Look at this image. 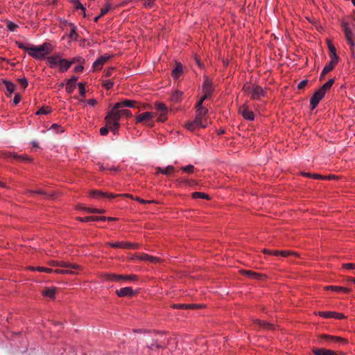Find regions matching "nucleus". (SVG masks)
Segmentation results:
<instances>
[{"mask_svg":"<svg viewBox=\"0 0 355 355\" xmlns=\"http://www.w3.org/2000/svg\"><path fill=\"white\" fill-rule=\"evenodd\" d=\"M207 112L208 110L207 108L197 110L195 120L187 123L185 127L191 131L194 130L197 128H205L207 120L205 119V116L207 115Z\"/></svg>","mask_w":355,"mask_h":355,"instance_id":"1","label":"nucleus"},{"mask_svg":"<svg viewBox=\"0 0 355 355\" xmlns=\"http://www.w3.org/2000/svg\"><path fill=\"white\" fill-rule=\"evenodd\" d=\"M121 117V115L119 113V109H115L114 105L113 109L108 113V114L105 117L107 125H113L117 128Z\"/></svg>","mask_w":355,"mask_h":355,"instance_id":"2","label":"nucleus"},{"mask_svg":"<svg viewBox=\"0 0 355 355\" xmlns=\"http://www.w3.org/2000/svg\"><path fill=\"white\" fill-rule=\"evenodd\" d=\"M105 277L107 280H110L112 282H120V281H130L135 282L137 280V276L135 275H120L116 274H105Z\"/></svg>","mask_w":355,"mask_h":355,"instance_id":"3","label":"nucleus"},{"mask_svg":"<svg viewBox=\"0 0 355 355\" xmlns=\"http://www.w3.org/2000/svg\"><path fill=\"white\" fill-rule=\"evenodd\" d=\"M320 339L324 340L328 345H331L333 344H341L346 345L347 344V340L339 336H334L331 335L322 334L320 336Z\"/></svg>","mask_w":355,"mask_h":355,"instance_id":"4","label":"nucleus"},{"mask_svg":"<svg viewBox=\"0 0 355 355\" xmlns=\"http://www.w3.org/2000/svg\"><path fill=\"white\" fill-rule=\"evenodd\" d=\"M28 53L30 56L37 60H42L45 58L43 49L40 46H30Z\"/></svg>","mask_w":355,"mask_h":355,"instance_id":"5","label":"nucleus"},{"mask_svg":"<svg viewBox=\"0 0 355 355\" xmlns=\"http://www.w3.org/2000/svg\"><path fill=\"white\" fill-rule=\"evenodd\" d=\"M155 116L156 114L154 112H144L136 116V123H146L149 125L153 126V123H150V122Z\"/></svg>","mask_w":355,"mask_h":355,"instance_id":"6","label":"nucleus"},{"mask_svg":"<svg viewBox=\"0 0 355 355\" xmlns=\"http://www.w3.org/2000/svg\"><path fill=\"white\" fill-rule=\"evenodd\" d=\"M324 95L325 93L320 89L313 94L310 99L311 110H314L317 107L320 101L324 96Z\"/></svg>","mask_w":355,"mask_h":355,"instance_id":"7","label":"nucleus"},{"mask_svg":"<svg viewBox=\"0 0 355 355\" xmlns=\"http://www.w3.org/2000/svg\"><path fill=\"white\" fill-rule=\"evenodd\" d=\"M49 265L53 267H61L63 268H74L75 270H78L80 268L77 264H72L66 261H51L49 262Z\"/></svg>","mask_w":355,"mask_h":355,"instance_id":"8","label":"nucleus"},{"mask_svg":"<svg viewBox=\"0 0 355 355\" xmlns=\"http://www.w3.org/2000/svg\"><path fill=\"white\" fill-rule=\"evenodd\" d=\"M266 91L259 85H254L252 90L251 98L253 100H259L261 97L266 96Z\"/></svg>","mask_w":355,"mask_h":355,"instance_id":"9","label":"nucleus"},{"mask_svg":"<svg viewBox=\"0 0 355 355\" xmlns=\"http://www.w3.org/2000/svg\"><path fill=\"white\" fill-rule=\"evenodd\" d=\"M108 244L113 248L123 249H137L139 246L137 243L130 242H116Z\"/></svg>","mask_w":355,"mask_h":355,"instance_id":"10","label":"nucleus"},{"mask_svg":"<svg viewBox=\"0 0 355 355\" xmlns=\"http://www.w3.org/2000/svg\"><path fill=\"white\" fill-rule=\"evenodd\" d=\"M110 58V55H103L98 58L93 64L94 71L101 70L103 64Z\"/></svg>","mask_w":355,"mask_h":355,"instance_id":"11","label":"nucleus"},{"mask_svg":"<svg viewBox=\"0 0 355 355\" xmlns=\"http://www.w3.org/2000/svg\"><path fill=\"white\" fill-rule=\"evenodd\" d=\"M183 71V65L179 62H175L174 69L171 72V76L174 79L178 80L182 75Z\"/></svg>","mask_w":355,"mask_h":355,"instance_id":"12","label":"nucleus"},{"mask_svg":"<svg viewBox=\"0 0 355 355\" xmlns=\"http://www.w3.org/2000/svg\"><path fill=\"white\" fill-rule=\"evenodd\" d=\"M135 292L131 287H124L116 291V294L119 297H132L135 295Z\"/></svg>","mask_w":355,"mask_h":355,"instance_id":"13","label":"nucleus"},{"mask_svg":"<svg viewBox=\"0 0 355 355\" xmlns=\"http://www.w3.org/2000/svg\"><path fill=\"white\" fill-rule=\"evenodd\" d=\"M239 112L242 114L243 118L246 120L253 121L254 115L253 112L248 110L246 105H243L239 108Z\"/></svg>","mask_w":355,"mask_h":355,"instance_id":"14","label":"nucleus"},{"mask_svg":"<svg viewBox=\"0 0 355 355\" xmlns=\"http://www.w3.org/2000/svg\"><path fill=\"white\" fill-rule=\"evenodd\" d=\"M202 89L204 94L211 96L214 91L211 80L208 78H206L203 82Z\"/></svg>","mask_w":355,"mask_h":355,"instance_id":"15","label":"nucleus"},{"mask_svg":"<svg viewBox=\"0 0 355 355\" xmlns=\"http://www.w3.org/2000/svg\"><path fill=\"white\" fill-rule=\"evenodd\" d=\"M137 104V102L135 101H131L125 99L123 101L119 102L115 104V109H121L124 107H135Z\"/></svg>","mask_w":355,"mask_h":355,"instance_id":"16","label":"nucleus"},{"mask_svg":"<svg viewBox=\"0 0 355 355\" xmlns=\"http://www.w3.org/2000/svg\"><path fill=\"white\" fill-rule=\"evenodd\" d=\"M319 315L325 318H334L338 320L343 319L345 318V316L339 313L336 312H331V311H322L319 313Z\"/></svg>","mask_w":355,"mask_h":355,"instance_id":"17","label":"nucleus"},{"mask_svg":"<svg viewBox=\"0 0 355 355\" xmlns=\"http://www.w3.org/2000/svg\"><path fill=\"white\" fill-rule=\"evenodd\" d=\"M90 196L92 197L96 198H98L100 197H106L108 198H113L114 197L119 196L120 195H114L112 193H105V192L98 191V190H92L90 192Z\"/></svg>","mask_w":355,"mask_h":355,"instance_id":"18","label":"nucleus"},{"mask_svg":"<svg viewBox=\"0 0 355 355\" xmlns=\"http://www.w3.org/2000/svg\"><path fill=\"white\" fill-rule=\"evenodd\" d=\"M312 352L315 355H338L334 351L325 348L314 347L312 349Z\"/></svg>","mask_w":355,"mask_h":355,"instance_id":"19","label":"nucleus"},{"mask_svg":"<svg viewBox=\"0 0 355 355\" xmlns=\"http://www.w3.org/2000/svg\"><path fill=\"white\" fill-rule=\"evenodd\" d=\"M78 80V77L76 76H72L70 79H69L66 83V91L69 94H71L74 89L76 88V82Z\"/></svg>","mask_w":355,"mask_h":355,"instance_id":"20","label":"nucleus"},{"mask_svg":"<svg viewBox=\"0 0 355 355\" xmlns=\"http://www.w3.org/2000/svg\"><path fill=\"white\" fill-rule=\"evenodd\" d=\"M171 307L173 309H187L201 307V305L197 304H174L171 305Z\"/></svg>","mask_w":355,"mask_h":355,"instance_id":"21","label":"nucleus"},{"mask_svg":"<svg viewBox=\"0 0 355 355\" xmlns=\"http://www.w3.org/2000/svg\"><path fill=\"white\" fill-rule=\"evenodd\" d=\"M71 66V62H69V60H66V59H62L61 58V59L59 62V64H58L59 70L60 72L63 73V72L67 71L70 68Z\"/></svg>","mask_w":355,"mask_h":355,"instance_id":"22","label":"nucleus"},{"mask_svg":"<svg viewBox=\"0 0 355 355\" xmlns=\"http://www.w3.org/2000/svg\"><path fill=\"white\" fill-rule=\"evenodd\" d=\"M61 56L60 55H51L47 58V62L49 67L53 68L58 65Z\"/></svg>","mask_w":355,"mask_h":355,"instance_id":"23","label":"nucleus"},{"mask_svg":"<svg viewBox=\"0 0 355 355\" xmlns=\"http://www.w3.org/2000/svg\"><path fill=\"white\" fill-rule=\"evenodd\" d=\"M56 291L57 288L55 287H46L44 291H42V293L45 297L53 299Z\"/></svg>","mask_w":355,"mask_h":355,"instance_id":"24","label":"nucleus"},{"mask_svg":"<svg viewBox=\"0 0 355 355\" xmlns=\"http://www.w3.org/2000/svg\"><path fill=\"white\" fill-rule=\"evenodd\" d=\"M240 272L242 275L250 279H260L261 277H263V275L260 273H257L252 270H241Z\"/></svg>","mask_w":355,"mask_h":355,"instance_id":"25","label":"nucleus"},{"mask_svg":"<svg viewBox=\"0 0 355 355\" xmlns=\"http://www.w3.org/2000/svg\"><path fill=\"white\" fill-rule=\"evenodd\" d=\"M3 83L6 86V90L8 92L7 96H10L15 89V85L12 83L6 80H3Z\"/></svg>","mask_w":355,"mask_h":355,"instance_id":"26","label":"nucleus"},{"mask_svg":"<svg viewBox=\"0 0 355 355\" xmlns=\"http://www.w3.org/2000/svg\"><path fill=\"white\" fill-rule=\"evenodd\" d=\"M156 170H157L156 174H158L160 173L164 174L166 175H169L171 172L174 171L175 168L173 166L170 165L164 169L160 167H157L156 168Z\"/></svg>","mask_w":355,"mask_h":355,"instance_id":"27","label":"nucleus"},{"mask_svg":"<svg viewBox=\"0 0 355 355\" xmlns=\"http://www.w3.org/2000/svg\"><path fill=\"white\" fill-rule=\"evenodd\" d=\"M326 288L327 290L330 289V290L336 291V292L344 293H348L350 291V290L347 288L338 286H327Z\"/></svg>","mask_w":355,"mask_h":355,"instance_id":"28","label":"nucleus"},{"mask_svg":"<svg viewBox=\"0 0 355 355\" xmlns=\"http://www.w3.org/2000/svg\"><path fill=\"white\" fill-rule=\"evenodd\" d=\"M335 67L330 64V63H327L325 67H324L321 74H320V80H322L324 78V76L329 73V71H331Z\"/></svg>","mask_w":355,"mask_h":355,"instance_id":"29","label":"nucleus"},{"mask_svg":"<svg viewBox=\"0 0 355 355\" xmlns=\"http://www.w3.org/2000/svg\"><path fill=\"white\" fill-rule=\"evenodd\" d=\"M10 156L20 161V162H31L32 161V158L30 157H27V156H25V155H12L11 153L10 154Z\"/></svg>","mask_w":355,"mask_h":355,"instance_id":"30","label":"nucleus"},{"mask_svg":"<svg viewBox=\"0 0 355 355\" xmlns=\"http://www.w3.org/2000/svg\"><path fill=\"white\" fill-rule=\"evenodd\" d=\"M343 31L345 32V35L346 39L347 40L352 39L354 34L352 32V31L350 30V28L348 27L347 24L344 23L343 25Z\"/></svg>","mask_w":355,"mask_h":355,"instance_id":"31","label":"nucleus"},{"mask_svg":"<svg viewBox=\"0 0 355 355\" xmlns=\"http://www.w3.org/2000/svg\"><path fill=\"white\" fill-rule=\"evenodd\" d=\"M139 259L143 261H148L150 262H157L159 260L158 257H152L147 254H144L139 257Z\"/></svg>","mask_w":355,"mask_h":355,"instance_id":"32","label":"nucleus"},{"mask_svg":"<svg viewBox=\"0 0 355 355\" xmlns=\"http://www.w3.org/2000/svg\"><path fill=\"white\" fill-rule=\"evenodd\" d=\"M28 269L32 270V271H35V270H37V271H39V272H46V273H51V272H53V270H52L51 268H45V267H33V266H30L28 267Z\"/></svg>","mask_w":355,"mask_h":355,"instance_id":"33","label":"nucleus"},{"mask_svg":"<svg viewBox=\"0 0 355 355\" xmlns=\"http://www.w3.org/2000/svg\"><path fill=\"white\" fill-rule=\"evenodd\" d=\"M155 107L157 111L160 112V113H164V114L168 113L167 107H166V105L164 103H155Z\"/></svg>","mask_w":355,"mask_h":355,"instance_id":"34","label":"nucleus"},{"mask_svg":"<svg viewBox=\"0 0 355 355\" xmlns=\"http://www.w3.org/2000/svg\"><path fill=\"white\" fill-rule=\"evenodd\" d=\"M334 83V79H330L326 83H324L320 88V89L322 90L323 92L326 93V92L331 87V86L333 85Z\"/></svg>","mask_w":355,"mask_h":355,"instance_id":"35","label":"nucleus"},{"mask_svg":"<svg viewBox=\"0 0 355 355\" xmlns=\"http://www.w3.org/2000/svg\"><path fill=\"white\" fill-rule=\"evenodd\" d=\"M255 322L259 326L264 329H272V324L268 322H266L264 320H256Z\"/></svg>","mask_w":355,"mask_h":355,"instance_id":"36","label":"nucleus"},{"mask_svg":"<svg viewBox=\"0 0 355 355\" xmlns=\"http://www.w3.org/2000/svg\"><path fill=\"white\" fill-rule=\"evenodd\" d=\"M192 197L195 199L203 198V199L209 200V196L207 194H206L205 193H202V192H193L192 193Z\"/></svg>","mask_w":355,"mask_h":355,"instance_id":"37","label":"nucleus"},{"mask_svg":"<svg viewBox=\"0 0 355 355\" xmlns=\"http://www.w3.org/2000/svg\"><path fill=\"white\" fill-rule=\"evenodd\" d=\"M42 49H43V51L44 53V55L51 53L52 48L51 45L49 43L45 42L42 45H40Z\"/></svg>","mask_w":355,"mask_h":355,"instance_id":"38","label":"nucleus"},{"mask_svg":"<svg viewBox=\"0 0 355 355\" xmlns=\"http://www.w3.org/2000/svg\"><path fill=\"white\" fill-rule=\"evenodd\" d=\"M72 270H75L74 268H64V269H56L53 272L57 274H73V272Z\"/></svg>","mask_w":355,"mask_h":355,"instance_id":"39","label":"nucleus"},{"mask_svg":"<svg viewBox=\"0 0 355 355\" xmlns=\"http://www.w3.org/2000/svg\"><path fill=\"white\" fill-rule=\"evenodd\" d=\"M70 26H71V31H70L69 37H70V38H71L73 40H76L77 37H78V35L76 33V27L73 24H71Z\"/></svg>","mask_w":355,"mask_h":355,"instance_id":"40","label":"nucleus"},{"mask_svg":"<svg viewBox=\"0 0 355 355\" xmlns=\"http://www.w3.org/2000/svg\"><path fill=\"white\" fill-rule=\"evenodd\" d=\"M30 194H33V193H38L40 195H42L44 197V198H51L52 197V195H49L47 194L46 192H44V191L42 190H35V191H33V190H30L28 191Z\"/></svg>","mask_w":355,"mask_h":355,"instance_id":"41","label":"nucleus"},{"mask_svg":"<svg viewBox=\"0 0 355 355\" xmlns=\"http://www.w3.org/2000/svg\"><path fill=\"white\" fill-rule=\"evenodd\" d=\"M78 220L81 222H90V221H97L96 216H85V217H78Z\"/></svg>","mask_w":355,"mask_h":355,"instance_id":"42","label":"nucleus"},{"mask_svg":"<svg viewBox=\"0 0 355 355\" xmlns=\"http://www.w3.org/2000/svg\"><path fill=\"white\" fill-rule=\"evenodd\" d=\"M329 56L331 58V61L329 63L333 64L335 67L338 62V56L336 55V53H330Z\"/></svg>","mask_w":355,"mask_h":355,"instance_id":"43","label":"nucleus"},{"mask_svg":"<svg viewBox=\"0 0 355 355\" xmlns=\"http://www.w3.org/2000/svg\"><path fill=\"white\" fill-rule=\"evenodd\" d=\"M180 170L188 173H193L194 172L195 167L193 165L189 164L185 166H182Z\"/></svg>","mask_w":355,"mask_h":355,"instance_id":"44","label":"nucleus"},{"mask_svg":"<svg viewBox=\"0 0 355 355\" xmlns=\"http://www.w3.org/2000/svg\"><path fill=\"white\" fill-rule=\"evenodd\" d=\"M182 94L183 93L182 92H175L172 95V100L175 102L179 101L181 99Z\"/></svg>","mask_w":355,"mask_h":355,"instance_id":"45","label":"nucleus"},{"mask_svg":"<svg viewBox=\"0 0 355 355\" xmlns=\"http://www.w3.org/2000/svg\"><path fill=\"white\" fill-rule=\"evenodd\" d=\"M252 88H254V85H251L250 84H245L243 87V90L246 94H250L251 96Z\"/></svg>","mask_w":355,"mask_h":355,"instance_id":"46","label":"nucleus"},{"mask_svg":"<svg viewBox=\"0 0 355 355\" xmlns=\"http://www.w3.org/2000/svg\"><path fill=\"white\" fill-rule=\"evenodd\" d=\"M282 257H288V255H295L296 257H298L299 254L297 252L288 251V250H282L280 251V254Z\"/></svg>","mask_w":355,"mask_h":355,"instance_id":"47","label":"nucleus"},{"mask_svg":"<svg viewBox=\"0 0 355 355\" xmlns=\"http://www.w3.org/2000/svg\"><path fill=\"white\" fill-rule=\"evenodd\" d=\"M71 1L73 3L76 10H85V8L82 5L79 0H71Z\"/></svg>","mask_w":355,"mask_h":355,"instance_id":"48","label":"nucleus"},{"mask_svg":"<svg viewBox=\"0 0 355 355\" xmlns=\"http://www.w3.org/2000/svg\"><path fill=\"white\" fill-rule=\"evenodd\" d=\"M85 62V60L82 57H76L73 58L71 60H69V62H71V65L74 63H79L83 64Z\"/></svg>","mask_w":355,"mask_h":355,"instance_id":"49","label":"nucleus"},{"mask_svg":"<svg viewBox=\"0 0 355 355\" xmlns=\"http://www.w3.org/2000/svg\"><path fill=\"white\" fill-rule=\"evenodd\" d=\"M111 8V5L107 3L104 8L101 9V16H103L107 14Z\"/></svg>","mask_w":355,"mask_h":355,"instance_id":"50","label":"nucleus"},{"mask_svg":"<svg viewBox=\"0 0 355 355\" xmlns=\"http://www.w3.org/2000/svg\"><path fill=\"white\" fill-rule=\"evenodd\" d=\"M78 87L79 88V91H80V94L83 96V97H85V93H86V91H85V85L83 83H78Z\"/></svg>","mask_w":355,"mask_h":355,"instance_id":"51","label":"nucleus"},{"mask_svg":"<svg viewBox=\"0 0 355 355\" xmlns=\"http://www.w3.org/2000/svg\"><path fill=\"white\" fill-rule=\"evenodd\" d=\"M7 28L10 31H15L18 28V26L12 21H8Z\"/></svg>","mask_w":355,"mask_h":355,"instance_id":"52","label":"nucleus"},{"mask_svg":"<svg viewBox=\"0 0 355 355\" xmlns=\"http://www.w3.org/2000/svg\"><path fill=\"white\" fill-rule=\"evenodd\" d=\"M119 113L121 114V116H125L126 117H130L132 116V112L128 110H123V109H119Z\"/></svg>","mask_w":355,"mask_h":355,"instance_id":"53","label":"nucleus"},{"mask_svg":"<svg viewBox=\"0 0 355 355\" xmlns=\"http://www.w3.org/2000/svg\"><path fill=\"white\" fill-rule=\"evenodd\" d=\"M103 86L105 89H110L113 87L114 86V83L112 81V80H105L104 81L103 83Z\"/></svg>","mask_w":355,"mask_h":355,"instance_id":"54","label":"nucleus"},{"mask_svg":"<svg viewBox=\"0 0 355 355\" xmlns=\"http://www.w3.org/2000/svg\"><path fill=\"white\" fill-rule=\"evenodd\" d=\"M16 44L17 45V46H18L19 49H24V50H25V51H27V52H28V49H29V47H30V46H26V44H24V43H22V42H18V41H17V42H16Z\"/></svg>","mask_w":355,"mask_h":355,"instance_id":"55","label":"nucleus"},{"mask_svg":"<svg viewBox=\"0 0 355 355\" xmlns=\"http://www.w3.org/2000/svg\"><path fill=\"white\" fill-rule=\"evenodd\" d=\"M19 82L20 83V85L25 89L28 86V80L26 79V78L24 77L22 78H19Z\"/></svg>","mask_w":355,"mask_h":355,"instance_id":"56","label":"nucleus"},{"mask_svg":"<svg viewBox=\"0 0 355 355\" xmlns=\"http://www.w3.org/2000/svg\"><path fill=\"white\" fill-rule=\"evenodd\" d=\"M308 83V80H303L302 81H300L298 85H297V88L299 89H302L303 88H304L306 87V85H307Z\"/></svg>","mask_w":355,"mask_h":355,"instance_id":"57","label":"nucleus"},{"mask_svg":"<svg viewBox=\"0 0 355 355\" xmlns=\"http://www.w3.org/2000/svg\"><path fill=\"white\" fill-rule=\"evenodd\" d=\"M50 112V110H47L44 107H42L40 108L37 112H36V114L37 115H39V114H48Z\"/></svg>","mask_w":355,"mask_h":355,"instance_id":"58","label":"nucleus"},{"mask_svg":"<svg viewBox=\"0 0 355 355\" xmlns=\"http://www.w3.org/2000/svg\"><path fill=\"white\" fill-rule=\"evenodd\" d=\"M135 200H137L138 202H139L140 203H142V204H147V203H153V202H155L154 200H146L140 198L139 197H136L135 198Z\"/></svg>","mask_w":355,"mask_h":355,"instance_id":"59","label":"nucleus"},{"mask_svg":"<svg viewBox=\"0 0 355 355\" xmlns=\"http://www.w3.org/2000/svg\"><path fill=\"white\" fill-rule=\"evenodd\" d=\"M109 132V127H103L100 129V133L101 135L105 136Z\"/></svg>","mask_w":355,"mask_h":355,"instance_id":"60","label":"nucleus"},{"mask_svg":"<svg viewBox=\"0 0 355 355\" xmlns=\"http://www.w3.org/2000/svg\"><path fill=\"white\" fill-rule=\"evenodd\" d=\"M114 69H114V67L109 68V69H106V70L105 71V76L106 77H110V76H112V72H113V71H114Z\"/></svg>","mask_w":355,"mask_h":355,"instance_id":"61","label":"nucleus"},{"mask_svg":"<svg viewBox=\"0 0 355 355\" xmlns=\"http://www.w3.org/2000/svg\"><path fill=\"white\" fill-rule=\"evenodd\" d=\"M21 101V96L19 94H15L13 98V103L15 105L18 104Z\"/></svg>","mask_w":355,"mask_h":355,"instance_id":"62","label":"nucleus"},{"mask_svg":"<svg viewBox=\"0 0 355 355\" xmlns=\"http://www.w3.org/2000/svg\"><path fill=\"white\" fill-rule=\"evenodd\" d=\"M347 269H355V263H347L343 265Z\"/></svg>","mask_w":355,"mask_h":355,"instance_id":"63","label":"nucleus"},{"mask_svg":"<svg viewBox=\"0 0 355 355\" xmlns=\"http://www.w3.org/2000/svg\"><path fill=\"white\" fill-rule=\"evenodd\" d=\"M166 115L167 114L160 113L158 121L160 122H164L167 119Z\"/></svg>","mask_w":355,"mask_h":355,"instance_id":"64","label":"nucleus"}]
</instances>
